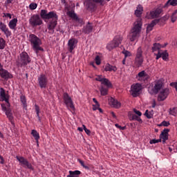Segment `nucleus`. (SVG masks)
I'll list each match as a JSON object with an SVG mask.
<instances>
[{"label": "nucleus", "instance_id": "29", "mask_svg": "<svg viewBox=\"0 0 177 177\" xmlns=\"http://www.w3.org/2000/svg\"><path fill=\"white\" fill-rule=\"evenodd\" d=\"M4 112L6 113V115L8 118V120H10L11 123L12 124V125H15V123H13V122H12L13 121V115L12 114V110L10 109V108H8Z\"/></svg>", "mask_w": 177, "mask_h": 177}, {"label": "nucleus", "instance_id": "62", "mask_svg": "<svg viewBox=\"0 0 177 177\" xmlns=\"http://www.w3.org/2000/svg\"><path fill=\"white\" fill-rule=\"evenodd\" d=\"M111 114L113 118H117V116L115 115V113H114V112H111Z\"/></svg>", "mask_w": 177, "mask_h": 177}, {"label": "nucleus", "instance_id": "41", "mask_svg": "<svg viewBox=\"0 0 177 177\" xmlns=\"http://www.w3.org/2000/svg\"><path fill=\"white\" fill-rule=\"evenodd\" d=\"M77 161L80 162V164L85 169H89V167L85 165V162H84V160L81 159H78Z\"/></svg>", "mask_w": 177, "mask_h": 177}, {"label": "nucleus", "instance_id": "21", "mask_svg": "<svg viewBox=\"0 0 177 177\" xmlns=\"http://www.w3.org/2000/svg\"><path fill=\"white\" fill-rule=\"evenodd\" d=\"M0 30L6 35V37L7 38H9V37L12 35V32L9 30V28L8 27V26H6V24L3 23L2 21L0 22Z\"/></svg>", "mask_w": 177, "mask_h": 177}, {"label": "nucleus", "instance_id": "11", "mask_svg": "<svg viewBox=\"0 0 177 177\" xmlns=\"http://www.w3.org/2000/svg\"><path fill=\"white\" fill-rule=\"evenodd\" d=\"M97 3L99 1H96V0H86L84 2L86 9L89 12H95L97 9Z\"/></svg>", "mask_w": 177, "mask_h": 177}, {"label": "nucleus", "instance_id": "48", "mask_svg": "<svg viewBox=\"0 0 177 177\" xmlns=\"http://www.w3.org/2000/svg\"><path fill=\"white\" fill-rule=\"evenodd\" d=\"M96 81H99L100 82L102 83L104 78L102 75H97L95 78Z\"/></svg>", "mask_w": 177, "mask_h": 177}, {"label": "nucleus", "instance_id": "47", "mask_svg": "<svg viewBox=\"0 0 177 177\" xmlns=\"http://www.w3.org/2000/svg\"><path fill=\"white\" fill-rule=\"evenodd\" d=\"M115 127L116 128H118V129H120V131H125V129H127V127H126V126H124V127H121V126H120V124H115Z\"/></svg>", "mask_w": 177, "mask_h": 177}, {"label": "nucleus", "instance_id": "26", "mask_svg": "<svg viewBox=\"0 0 177 177\" xmlns=\"http://www.w3.org/2000/svg\"><path fill=\"white\" fill-rule=\"evenodd\" d=\"M160 22L159 19H154L153 20L151 24H149L147 27V32H150L153 30V27L156 26V24Z\"/></svg>", "mask_w": 177, "mask_h": 177}, {"label": "nucleus", "instance_id": "15", "mask_svg": "<svg viewBox=\"0 0 177 177\" xmlns=\"http://www.w3.org/2000/svg\"><path fill=\"white\" fill-rule=\"evenodd\" d=\"M29 24H30L32 27L41 26V24H42V19H41L39 15H33L29 19Z\"/></svg>", "mask_w": 177, "mask_h": 177}, {"label": "nucleus", "instance_id": "4", "mask_svg": "<svg viewBox=\"0 0 177 177\" xmlns=\"http://www.w3.org/2000/svg\"><path fill=\"white\" fill-rule=\"evenodd\" d=\"M61 3L62 5H64V8L66 10H67L66 15H68L71 19H73L75 21H76V23H78L79 24H82V23H84L82 19L78 17L77 14H75V6H69L68 3H67L66 0H61Z\"/></svg>", "mask_w": 177, "mask_h": 177}, {"label": "nucleus", "instance_id": "3", "mask_svg": "<svg viewBox=\"0 0 177 177\" xmlns=\"http://www.w3.org/2000/svg\"><path fill=\"white\" fill-rule=\"evenodd\" d=\"M28 41L30 44V46L33 49V50L38 55L39 53V50L44 52V48L41 47L42 45V40L36 35L30 33L28 37Z\"/></svg>", "mask_w": 177, "mask_h": 177}, {"label": "nucleus", "instance_id": "55", "mask_svg": "<svg viewBox=\"0 0 177 177\" xmlns=\"http://www.w3.org/2000/svg\"><path fill=\"white\" fill-rule=\"evenodd\" d=\"M99 107H100V106H97V105L93 104V110L94 111H96V110H99Z\"/></svg>", "mask_w": 177, "mask_h": 177}, {"label": "nucleus", "instance_id": "9", "mask_svg": "<svg viewBox=\"0 0 177 177\" xmlns=\"http://www.w3.org/2000/svg\"><path fill=\"white\" fill-rule=\"evenodd\" d=\"M62 98L64 100V103L66 106L68 110H72V111H75V106H74V102H73V100L71 99V97H70L68 93H64Z\"/></svg>", "mask_w": 177, "mask_h": 177}, {"label": "nucleus", "instance_id": "59", "mask_svg": "<svg viewBox=\"0 0 177 177\" xmlns=\"http://www.w3.org/2000/svg\"><path fill=\"white\" fill-rule=\"evenodd\" d=\"M156 104H157L156 103V101L153 100V102H152V108L154 109L156 107Z\"/></svg>", "mask_w": 177, "mask_h": 177}, {"label": "nucleus", "instance_id": "61", "mask_svg": "<svg viewBox=\"0 0 177 177\" xmlns=\"http://www.w3.org/2000/svg\"><path fill=\"white\" fill-rule=\"evenodd\" d=\"M170 114L171 115H175V111H174V109H172V110H170Z\"/></svg>", "mask_w": 177, "mask_h": 177}, {"label": "nucleus", "instance_id": "39", "mask_svg": "<svg viewBox=\"0 0 177 177\" xmlns=\"http://www.w3.org/2000/svg\"><path fill=\"white\" fill-rule=\"evenodd\" d=\"M37 7L38 4H37L36 3H31L29 5V8L30 9V10H35V9H37Z\"/></svg>", "mask_w": 177, "mask_h": 177}, {"label": "nucleus", "instance_id": "46", "mask_svg": "<svg viewBox=\"0 0 177 177\" xmlns=\"http://www.w3.org/2000/svg\"><path fill=\"white\" fill-rule=\"evenodd\" d=\"M82 127L86 135H88V136H91V130L86 129V126H85V124H83Z\"/></svg>", "mask_w": 177, "mask_h": 177}, {"label": "nucleus", "instance_id": "52", "mask_svg": "<svg viewBox=\"0 0 177 177\" xmlns=\"http://www.w3.org/2000/svg\"><path fill=\"white\" fill-rule=\"evenodd\" d=\"M93 102L95 103V105H97V107H100V104H99V102L96 100V98L93 99Z\"/></svg>", "mask_w": 177, "mask_h": 177}, {"label": "nucleus", "instance_id": "19", "mask_svg": "<svg viewBox=\"0 0 177 177\" xmlns=\"http://www.w3.org/2000/svg\"><path fill=\"white\" fill-rule=\"evenodd\" d=\"M162 88V82L161 80H158L155 82L154 86L152 88V95H157Z\"/></svg>", "mask_w": 177, "mask_h": 177}, {"label": "nucleus", "instance_id": "17", "mask_svg": "<svg viewBox=\"0 0 177 177\" xmlns=\"http://www.w3.org/2000/svg\"><path fill=\"white\" fill-rule=\"evenodd\" d=\"M77 44H78V41L77 39L72 38L68 41V50L70 53H73V50L75 49L77 46Z\"/></svg>", "mask_w": 177, "mask_h": 177}, {"label": "nucleus", "instance_id": "63", "mask_svg": "<svg viewBox=\"0 0 177 177\" xmlns=\"http://www.w3.org/2000/svg\"><path fill=\"white\" fill-rule=\"evenodd\" d=\"M168 19H169V16L165 15L163 17L164 20H168Z\"/></svg>", "mask_w": 177, "mask_h": 177}, {"label": "nucleus", "instance_id": "30", "mask_svg": "<svg viewBox=\"0 0 177 177\" xmlns=\"http://www.w3.org/2000/svg\"><path fill=\"white\" fill-rule=\"evenodd\" d=\"M111 104L113 105V107L115 109H120L121 107V102H120L118 100L114 99V98H111Z\"/></svg>", "mask_w": 177, "mask_h": 177}, {"label": "nucleus", "instance_id": "53", "mask_svg": "<svg viewBox=\"0 0 177 177\" xmlns=\"http://www.w3.org/2000/svg\"><path fill=\"white\" fill-rule=\"evenodd\" d=\"M97 2H99V4L101 6H103L104 5V0H95Z\"/></svg>", "mask_w": 177, "mask_h": 177}, {"label": "nucleus", "instance_id": "25", "mask_svg": "<svg viewBox=\"0 0 177 177\" xmlns=\"http://www.w3.org/2000/svg\"><path fill=\"white\" fill-rule=\"evenodd\" d=\"M162 48V46L160 44V43H154L151 47V50L153 53H155V52H161V48Z\"/></svg>", "mask_w": 177, "mask_h": 177}, {"label": "nucleus", "instance_id": "37", "mask_svg": "<svg viewBox=\"0 0 177 177\" xmlns=\"http://www.w3.org/2000/svg\"><path fill=\"white\" fill-rule=\"evenodd\" d=\"M102 84L103 85H106V86H107L108 88H110V86H111V82H110V80H109V79L106 78H104V80H102Z\"/></svg>", "mask_w": 177, "mask_h": 177}, {"label": "nucleus", "instance_id": "22", "mask_svg": "<svg viewBox=\"0 0 177 177\" xmlns=\"http://www.w3.org/2000/svg\"><path fill=\"white\" fill-rule=\"evenodd\" d=\"M136 78L138 81H140V82H146L147 80H149V75H147L145 71H142L138 73Z\"/></svg>", "mask_w": 177, "mask_h": 177}, {"label": "nucleus", "instance_id": "34", "mask_svg": "<svg viewBox=\"0 0 177 177\" xmlns=\"http://www.w3.org/2000/svg\"><path fill=\"white\" fill-rule=\"evenodd\" d=\"M100 92L102 96H106L107 95V93L109 92V89L107 88L104 87V86H101Z\"/></svg>", "mask_w": 177, "mask_h": 177}, {"label": "nucleus", "instance_id": "16", "mask_svg": "<svg viewBox=\"0 0 177 177\" xmlns=\"http://www.w3.org/2000/svg\"><path fill=\"white\" fill-rule=\"evenodd\" d=\"M154 55H156V60H158V59H160V57H162V60H165V62H168V60H169V54L167 50H161L159 51L157 54L154 53Z\"/></svg>", "mask_w": 177, "mask_h": 177}, {"label": "nucleus", "instance_id": "27", "mask_svg": "<svg viewBox=\"0 0 177 177\" xmlns=\"http://www.w3.org/2000/svg\"><path fill=\"white\" fill-rule=\"evenodd\" d=\"M17 26V18H14L10 20L8 23V27L10 30H16V27Z\"/></svg>", "mask_w": 177, "mask_h": 177}, {"label": "nucleus", "instance_id": "18", "mask_svg": "<svg viewBox=\"0 0 177 177\" xmlns=\"http://www.w3.org/2000/svg\"><path fill=\"white\" fill-rule=\"evenodd\" d=\"M0 76L3 80H10V79L13 78V75H12V73H9V71L4 69L3 67L0 68Z\"/></svg>", "mask_w": 177, "mask_h": 177}, {"label": "nucleus", "instance_id": "38", "mask_svg": "<svg viewBox=\"0 0 177 177\" xmlns=\"http://www.w3.org/2000/svg\"><path fill=\"white\" fill-rule=\"evenodd\" d=\"M122 53L124 55L125 59H127V57H131V56H132V53H131V52L125 49L123 51H122Z\"/></svg>", "mask_w": 177, "mask_h": 177}, {"label": "nucleus", "instance_id": "7", "mask_svg": "<svg viewBox=\"0 0 177 177\" xmlns=\"http://www.w3.org/2000/svg\"><path fill=\"white\" fill-rule=\"evenodd\" d=\"M143 62H145V57H143V50H142V47H138L134 59L135 67H136L137 68H139V67H142Z\"/></svg>", "mask_w": 177, "mask_h": 177}, {"label": "nucleus", "instance_id": "40", "mask_svg": "<svg viewBox=\"0 0 177 177\" xmlns=\"http://www.w3.org/2000/svg\"><path fill=\"white\" fill-rule=\"evenodd\" d=\"M95 64H97V66H100V64L102 63V59H100V56L96 55V57L95 58Z\"/></svg>", "mask_w": 177, "mask_h": 177}, {"label": "nucleus", "instance_id": "23", "mask_svg": "<svg viewBox=\"0 0 177 177\" xmlns=\"http://www.w3.org/2000/svg\"><path fill=\"white\" fill-rule=\"evenodd\" d=\"M92 31H93V25L90 22H88V24L84 26L82 32L84 34H91Z\"/></svg>", "mask_w": 177, "mask_h": 177}, {"label": "nucleus", "instance_id": "57", "mask_svg": "<svg viewBox=\"0 0 177 177\" xmlns=\"http://www.w3.org/2000/svg\"><path fill=\"white\" fill-rule=\"evenodd\" d=\"M0 160H1L0 164H5V159H3V156H1V157L0 158Z\"/></svg>", "mask_w": 177, "mask_h": 177}, {"label": "nucleus", "instance_id": "24", "mask_svg": "<svg viewBox=\"0 0 177 177\" xmlns=\"http://www.w3.org/2000/svg\"><path fill=\"white\" fill-rule=\"evenodd\" d=\"M168 132H169V129H165L160 135V139H162L163 144L168 140Z\"/></svg>", "mask_w": 177, "mask_h": 177}, {"label": "nucleus", "instance_id": "14", "mask_svg": "<svg viewBox=\"0 0 177 177\" xmlns=\"http://www.w3.org/2000/svg\"><path fill=\"white\" fill-rule=\"evenodd\" d=\"M162 8H164V6L158 7L155 10L151 11L150 13H147L146 19H151L160 17V15L162 13Z\"/></svg>", "mask_w": 177, "mask_h": 177}, {"label": "nucleus", "instance_id": "42", "mask_svg": "<svg viewBox=\"0 0 177 177\" xmlns=\"http://www.w3.org/2000/svg\"><path fill=\"white\" fill-rule=\"evenodd\" d=\"M138 118H139V116H138L135 114H132L129 116L130 121H135V120L136 121Z\"/></svg>", "mask_w": 177, "mask_h": 177}, {"label": "nucleus", "instance_id": "60", "mask_svg": "<svg viewBox=\"0 0 177 177\" xmlns=\"http://www.w3.org/2000/svg\"><path fill=\"white\" fill-rule=\"evenodd\" d=\"M90 66H92L94 68H96V66H95V62H90Z\"/></svg>", "mask_w": 177, "mask_h": 177}, {"label": "nucleus", "instance_id": "49", "mask_svg": "<svg viewBox=\"0 0 177 177\" xmlns=\"http://www.w3.org/2000/svg\"><path fill=\"white\" fill-rule=\"evenodd\" d=\"M171 23H175V21H176L177 17L172 14L171 17Z\"/></svg>", "mask_w": 177, "mask_h": 177}, {"label": "nucleus", "instance_id": "44", "mask_svg": "<svg viewBox=\"0 0 177 177\" xmlns=\"http://www.w3.org/2000/svg\"><path fill=\"white\" fill-rule=\"evenodd\" d=\"M158 127H169V122L164 120L160 124H158Z\"/></svg>", "mask_w": 177, "mask_h": 177}, {"label": "nucleus", "instance_id": "31", "mask_svg": "<svg viewBox=\"0 0 177 177\" xmlns=\"http://www.w3.org/2000/svg\"><path fill=\"white\" fill-rule=\"evenodd\" d=\"M177 0H168L167 3L163 6V8H168L169 6H176Z\"/></svg>", "mask_w": 177, "mask_h": 177}, {"label": "nucleus", "instance_id": "33", "mask_svg": "<svg viewBox=\"0 0 177 177\" xmlns=\"http://www.w3.org/2000/svg\"><path fill=\"white\" fill-rule=\"evenodd\" d=\"M20 100L23 104L24 109H27V99H26V95H21L20 96Z\"/></svg>", "mask_w": 177, "mask_h": 177}, {"label": "nucleus", "instance_id": "32", "mask_svg": "<svg viewBox=\"0 0 177 177\" xmlns=\"http://www.w3.org/2000/svg\"><path fill=\"white\" fill-rule=\"evenodd\" d=\"M81 175V171L80 170H75V171H69V175L67 176V177H78Z\"/></svg>", "mask_w": 177, "mask_h": 177}, {"label": "nucleus", "instance_id": "8", "mask_svg": "<svg viewBox=\"0 0 177 177\" xmlns=\"http://www.w3.org/2000/svg\"><path fill=\"white\" fill-rule=\"evenodd\" d=\"M121 42H122V37L119 35L115 36L113 39L107 44L106 49L109 51L113 50V49L118 48V46L121 45Z\"/></svg>", "mask_w": 177, "mask_h": 177}, {"label": "nucleus", "instance_id": "43", "mask_svg": "<svg viewBox=\"0 0 177 177\" xmlns=\"http://www.w3.org/2000/svg\"><path fill=\"white\" fill-rule=\"evenodd\" d=\"M35 110L36 111L37 117H39V113L41 111V109H39V106H38L37 104H35Z\"/></svg>", "mask_w": 177, "mask_h": 177}, {"label": "nucleus", "instance_id": "45", "mask_svg": "<svg viewBox=\"0 0 177 177\" xmlns=\"http://www.w3.org/2000/svg\"><path fill=\"white\" fill-rule=\"evenodd\" d=\"M161 142V139L157 140V139H152L150 140L149 143L150 145H156V143H160Z\"/></svg>", "mask_w": 177, "mask_h": 177}, {"label": "nucleus", "instance_id": "13", "mask_svg": "<svg viewBox=\"0 0 177 177\" xmlns=\"http://www.w3.org/2000/svg\"><path fill=\"white\" fill-rule=\"evenodd\" d=\"M37 81L41 89L46 88V86H48V82H49L48 76L44 73H41L38 76Z\"/></svg>", "mask_w": 177, "mask_h": 177}, {"label": "nucleus", "instance_id": "50", "mask_svg": "<svg viewBox=\"0 0 177 177\" xmlns=\"http://www.w3.org/2000/svg\"><path fill=\"white\" fill-rule=\"evenodd\" d=\"M133 111H134L135 114L138 115V117H140L142 115V112H140V111H138L136 109H133Z\"/></svg>", "mask_w": 177, "mask_h": 177}, {"label": "nucleus", "instance_id": "6", "mask_svg": "<svg viewBox=\"0 0 177 177\" xmlns=\"http://www.w3.org/2000/svg\"><path fill=\"white\" fill-rule=\"evenodd\" d=\"M0 99L1 102H6V103H7V106L5 104H1V110L3 111H6L10 109L9 106H10V104L9 103V94H6L3 88H0Z\"/></svg>", "mask_w": 177, "mask_h": 177}, {"label": "nucleus", "instance_id": "5", "mask_svg": "<svg viewBox=\"0 0 177 177\" xmlns=\"http://www.w3.org/2000/svg\"><path fill=\"white\" fill-rule=\"evenodd\" d=\"M31 63V57L28 55L27 52L24 51L19 54L18 58L16 61V64L17 67H27V65Z\"/></svg>", "mask_w": 177, "mask_h": 177}, {"label": "nucleus", "instance_id": "20", "mask_svg": "<svg viewBox=\"0 0 177 177\" xmlns=\"http://www.w3.org/2000/svg\"><path fill=\"white\" fill-rule=\"evenodd\" d=\"M169 94V88L162 89L158 95V100L159 102H162V101L165 100L166 97H168Z\"/></svg>", "mask_w": 177, "mask_h": 177}, {"label": "nucleus", "instance_id": "35", "mask_svg": "<svg viewBox=\"0 0 177 177\" xmlns=\"http://www.w3.org/2000/svg\"><path fill=\"white\" fill-rule=\"evenodd\" d=\"M6 46V41L3 38L0 37V50L5 49Z\"/></svg>", "mask_w": 177, "mask_h": 177}, {"label": "nucleus", "instance_id": "56", "mask_svg": "<svg viewBox=\"0 0 177 177\" xmlns=\"http://www.w3.org/2000/svg\"><path fill=\"white\" fill-rule=\"evenodd\" d=\"M13 1H15V0H6L5 4L9 5L10 3H13Z\"/></svg>", "mask_w": 177, "mask_h": 177}, {"label": "nucleus", "instance_id": "36", "mask_svg": "<svg viewBox=\"0 0 177 177\" xmlns=\"http://www.w3.org/2000/svg\"><path fill=\"white\" fill-rule=\"evenodd\" d=\"M31 134L32 135L33 138H35L36 142H38V140H39V133H38L37 130H32Z\"/></svg>", "mask_w": 177, "mask_h": 177}, {"label": "nucleus", "instance_id": "58", "mask_svg": "<svg viewBox=\"0 0 177 177\" xmlns=\"http://www.w3.org/2000/svg\"><path fill=\"white\" fill-rule=\"evenodd\" d=\"M75 34L77 35V37H80V35H81L82 34L81 30H77L75 32Z\"/></svg>", "mask_w": 177, "mask_h": 177}, {"label": "nucleus", "instance_id": "1", "mask_svg": "<svg viewBox=\"0 0 177 177\" xmlns=\"http://www.w3.org/2000/svg\"><path fill=\"white\" fill-rule=\"evenodd\" d=\"M142 13H143V6L138 5L135 10V15L138 17L136 21L134 22L133 26L130 31L129 39L131 42H135L140 38V32H142V26L143 22L142 21Z\"/></svg>", "mask_w": 177, "mask_h": 177}, {"label": "nucleus", "instance_id": "54", "mask_svg": "<svg viewBox=\"0 0 177 177\" xmlns=\"http://www.w3.org/2000/svg\"><path fill=\"white\" fill-rule=\"evenodd\" d=\"M3 17H9V19H12V15L10 13H4Z\"/></svg>", "mask_w": 177, "mask_h": 177}, {"label": "nucleus", "instance_id": "51", "mask_svg": "<svg viewBox=\"0 0 177 177\" xmlns=\"http://www.w3.org/2000/svg\"><path fill=\"white\" fill-rule=\"evenodd\" d=\"M145 115L147 117V118H151V117H153V115L149 114V111L147 110L145 113Z\"/></svg>", "mask_w": 177, "mask_h": 177}, {"label": "nucleus", "instance_id": "28", "mask_svg": "<svg viewBox=\"0 0 177 177\" xmlns=\"http://www.w3.org/2000/svg\"><path fill=\"white\" fill-rule=\"evenodd\" d=\"M104 71H113L114 73H115V71H117V66H112L110 64H106L104 66Z\"/></svg>", "mask_w": 177, "mask_h": 177}, {"label": "nucleus", "instance_id": "2", "mask_svg": "<svg viewBox=\"0 0 177 177\" xmlns=\"http://www.w3.org/2000/svg\"><path fill=\"white\" fill-rule=\"evenodd\" d=\"M40 17L43 20H50L47 24V28L50 31L51 34L55 32V28L57 26V20L59 16L55 11L48 12V10H41Z\"/></svg>", "mask_w": 177, "mask_h": 177}, {"label": "nucleus", "instance_id": "10", "mask_svg": "<svg viewBox=\"0 0 177 177\" xmlns=\"http://www.w3.org/2000/svg\"><path fill=\"white\" fill-rule=\"evenodd\" d=\"M15 158L17 160V161H19L23 168L30 169V171H34V167H32V165L26 158L17 156Z\"/></svg>", "mask_w": 177, "mask_h": 177}, {"label": "nucleus", "instance_id": "12", "mask_svg": "<svg viewBox=\"0 0 177 177\" xmlns=\"http://www.w3.org/2000/svg\"><path fill=\"white\" fill-rule=\"evenodd\" d=\"M142 84L137 83L133 84L131 86L130 93L133 97H138L142 93Z\"/></svg>", "mask_w": 177, "mask_h": 177}, {"label": "nucleus", "instance_id": "64", "mask_svg": "<svg viewBox=\"0 0 177 177\" xmlns=\"http://www.w3.org/2000/svg\"><path fill=\"white\" fill-rule=\"evenodd\" d=\"M136 121H138V122H142V118H140V117L138 116Z\"/></svg>", "mask_w": 177, "mask_h": 177}]
</instances>
